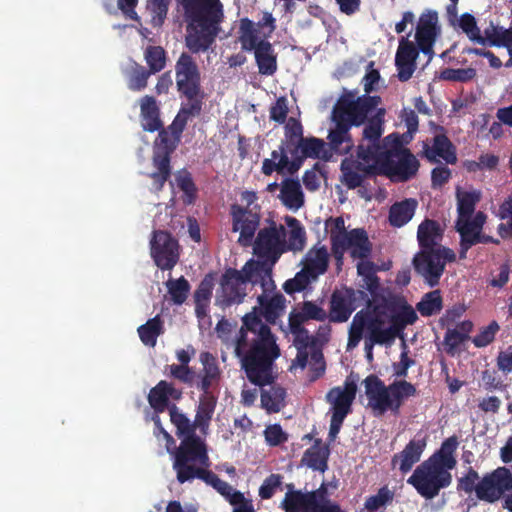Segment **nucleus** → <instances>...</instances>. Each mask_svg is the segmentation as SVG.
<instances>
[{
    "instance_id": "nucleus-1",
    "label": "nucleus",
    "mask_w": 512,
    "mask_h": 512,
    "mask_svg": "<svg viewBox=\"0 0 512 512\" xmlns=\"http://www.w3.org/2000/svg\"><path fill=\"white\" fill-rule=\"evenodd\" d=\"M380 96H358L357 90L343 89L331 111L334 128L328 133L331 148L339 154H348L354 147L350 130L365 125L363 141L378 147L375 154L377 174L393 182H407L416 176L420 163L407 148L386 150L380 145L384 132V108L378 107Z\"/></svg>"
},
{
    "instance_id": "nucleus-2",
    "label": "nucleus",
    "mask_w": 512,
    "mask_h": 512,
    "mask_svg": "<svg viewBox=\"0 0 512 512\" xmlns=\"http://www.w3.org/2000/svg\"><path fill=\"white\" fill-rule=\"evenodd\" d=\"M234 354L241 360L252 384L264 387L273 383V365L280 356V348L260 315L248 313L243 317V325L234 340Z\"/></svg>"
},
{
    "instance_id": "nucleus-3",
    "label": "nucleus",
    "mask_w": 512,
    "mask_h": 512,
    "mask_svg": "<svg viewBox=\"0 0 512 512\" xmlns=\"http://www.w3.org/2000/svg\"><path fill=\"white\" fill-rule=\"evenodd\" d=\"M187 22L185 46L191 54L207 51L221 31L223 5L220 0H176Z\"/></svg>"
},
{
    "instance_id": "nucleus-4",
    "label": "nucleus",
    "mask_w": 512,
    "mask_h": 512,
    "mask_svg": "<svg viewBox=\"0 0 512 512\" xmlns=\"http://www.w3.org/2000/svg\"><path fill=\"white\" fill-rule=\"evenodd\" d=\"M248 283L253 286L259 285L264 293H272L276 289L269 265L250 259L241 270L227 268L224 271L220 279L217 301L225 307L242 303L247 294Z\"/></svg>"
},
{
    "instance_id": "nucleus-5",
    "label": "nucleus",
    "mask_w": 512,
    "mask_h": 512,
    "mask_svg": "<svg viewBox=\"0 0 512 512\" xmlns=\"http://www.w3.org/2000/svg\"><path fill=\"white\" fill-rule=\"evenodd\" d=\"M170 454L180 484L199 479L211 465L207 445L199 436L184 437L178 447L171 449Z\"/></svg>"
},
{
    "instance_id": "nucleus-6",
    "label": "nucleus",
    "mask_w": 512,
    "mask_h": 512,
    "mask_svg": "<svg viewBox=\"0 0 512 512\" xmlns=\"http://www.w3.org/2000/svg\"><path fill=\"white\" fill-rule=\"evenodd\" d=\"M377 151L375 144L368 142L365 145L361 142L357 147V158H346L342 161V182L348 189L358 188L365 178L378 175L374 162Z\"/></svg>"
},
{
    "instance_id": "nucleus-7",
    "label": "nucleus",
    "mask_w": 512,
    "mask_h": 512,
    "mask_svg": "<svg viewBox=\"0 0 512 512\" xmlns=\"http://www.w3.org/2000/svg\"><path fill=\"white\" fill-rule=\"evenodd\" d=\"M452 482V475L446 469H440L437 465L427 460L416 467L407 483L425 499L435 498L441 489L448 487Z\"/></svg>"
},
{
    "instance_id": "nucleus-8",
    "label": "nucleus",
    "mask_w": 512,
    "mask_h": 512,
    "mask_svg": "<svg viewBox=\"0 0 512 512\" xmlns=\"http://www.w3.org/2000/svg\"><path fill=\"white\" fill-rule=\"evenodd\" d=\"M456 260L455 252L450 248H438L436 251L419 250L413 258L415 272L431 288L439 285L447 263Z\"/></svg>"
},
{
    "instance_id": "nucleus-9",
    "label": "nucleus",
    "mask_w": 512,
    "mask_h": 512,
    "mask_svg": "<svg viewBox=\"0 0 512 512\" xmlns=\"http://www.w3.org/2000/svg\"><path fill=\"white\" fill-rule=\"evenodd\" d=\"M286 235L285 226L275 222H271L268 227L260 229L254 242H252L253 253L258 257L257 261L265 262L272 270L284 253V238ZM271 278H273L272 272Z\"/></svg>"
},
{
    "instance_id": "nucleus-10",
    "label": "nucleus",
    "mask_w": 512,
    "mask_h": 512,
    "mask_svg": "<svg viewBox=\"0 0 512 512\" xmlns=\"http://www.w3.org/2000/svg\"><path fill=\"white\" fill-rule=\"evenodd\" d=\"M331 251L338 265H342L347 250L353 259H368L372 252V244L367 232L362 228L352 229L349 232H330Z\"/></svg>"
},
{
    "instance_id": "nucleus-11",
    "label": "nucleus",
    "mask_w": 512,
    "mask_h": 512,
    "mask_svg": "<svg viewBox=\"0 0 512 512\" xmlns=\"http://www.w3.org/2000/svg\"><path fill=\"white\" fill-rule=\"evenodd\" d=\"M242 199L250 205L256 199V195L254 192L245 191L242 193ZM230 215L232 219V231L239 232L240 234L238 243L244 247L250 246L260 226V212L256 210V207H243L235 203L230 206Z\"/></svg>"
},
{
    "instance_id": "nucleus-12",
    "label": "nucleus",
    "mask_w": 512,
    "mask_h": 512,
    "mask_svg": "<svg viewBox=\"0 0 512 512\" xmlns=\"http://www.w3.org/2000/svg\"><path fill=\"white\" fill-rule=\"evenodd\" d=\"M175 82L177 92L185 99L204 94L200 68L188 52H182L175 62Z\"/></svg>"
},
{
    "instance_id": "nucleus-13",
    "label": "nucleus",
    "mask_w": 512,
    "mask_h": 512,
    "mask_svg": "<svg viewBox=\"0 0 512 512\" xmlns=\"http://www.w3.org/2000/svg\"><path fill=\"white\" fill-rule=\"evenodd\" d=\"M407 304V301L398 296H385L381 295L378 302H372L367 299V309L358 311L357 321H359V328L363 325V321L369 322L370 320H377L380 329L386 328V322L389 323L393 320V315L399 313V311Z\"/></svg>"
},
{
    "instance_id": "nucleus-14",
    "label": "nucleus",
    "mask_w": 512,
    "mask_h": 512,
    "mask_svg": "<svg viewBox=\"0 0 512 512\" xmlns=\"http://www.w3.org/2000/svg\"><path fill=\"white\" fill-rule=\"evenodd\" d=\"M301 140L282 139L277 150L271 152V158H265L262 162L261 173L271 176L274 172L280 175H295L298 171H292L291 160L299 157Z\"/></svg>"
},
{
    "instance_id": "nucleus-15",
    "label": "nucleus",
    "mask_w": 512,
    "mask_h": 512,
    "mask_svg": "<svg viewBox=\"0 0 512 512\" xmlns=\"http://www.w3.org/2000/svg\"><path fill=\"white\" fill-rule=\"evenodd\" d=\"M379 322L370 320L368 323L363 321V325L359 329V321L354 315L349 327L348 348L356 347L365 334L364 350L368 361L373 360V348L375 345L390 344L392 341L380 331Z\"/></svg>"
},
{
    "instance_id": "nucleus-16",
    "label": "nucleus",
    "mask_w": 512,
    "mask_h": 512,
    "mask_svg": "<svg viewBox=\"0 0 512 512\" xmlns=\"http://www.w3.org/2000/svg\"><path fill=\"white\" fill-rule=\"evenodd\" d=\"M150 252L156 266L161 270H171L179 261L178 241L167 231L153 232Z\"/></svg>"
},
{
    "instance_id": "nucleus-17",
    "label": "nucleus",
    "mask_w": 512,
    "mask_h": 512,
    "mask_svg": "<svg viewBox=\"0 0 512 512\" xmlns=\"http://www.w3.org/2000/svg\"><path fill=\"white\" fill-rule=\"evenodd\" d=\"M457 489L467 494L475 492L481 501L494 503L499 500V490L493 471L487 473L480 479L479 474L472 467H469L466 474L458 479Z\"/></svg>"
},
{
    "instance_id": "nucleus-18",
    "label": "nucleus",
    "mask_w": 512,
    "mask_h": 512,
    "mask_svg": "<svg viewBox=\"0 0 512 512\" xmlns=\"http://www.w3.org/2000/svg\"><path fill=\"white\" fill-rule=\"evenodd\" d=\"M367 301V294L352 288L336 289L331 294L328 319L333 323L346 322L357 308V300Z\"/></svg>"
},
{
    "instance_id": "nucleus-19",
    "label": "nucleus",
    "mask_w": 512,
    "mask_h": 512,
    "mask_svg": "<svg viewBox=\"0 0 512 512\" xmlns=\"http://www.w3.org/2000/svg\"><path fill=\"white\" fill-rule=\"evenodd\" d=\"M440 32L441 28L438 24V14L436 11H428L421 14L416 27L415 39L417 47L429 59L433 57V45Z\"/></svg>"
},
{
    "instance_id": "nucleus-20",
    "label": "nucleus",
    "mask_w": 512,
    "mask_h": 512,
    "mask_svg": "<svg viewBox=\"0 0 512 512\" xmlns=\"http://www.w3.org/2000/svg\"><path fill=\"white\" fill-rule=\"evenodd\" d=\"M357 393V384L346 379L344 387H333L326 394V401L331 404V416L346 418L352 412V404Z\"/></svg>"
},
{
    "instance_id": "nucleus-21",
    "label": "nucleus",
    "mask_w": 512,
    "mask_h": 512,
    "mask_svg": "<svg viewBox=\"0 0 512 512\" xmlns=\"http://www.w3.org/2000/svg\"><path fill=\"white\" fill-rule=\"evenodd\" d=\"M363 383L368 398V406L375 416L384 415L391 407L388 386L374 374L367 376Z\"/></svg>"
},
{
    "instance_id": "nucleus-22",
    "label": "nucleus",
    "mask_w": 512,
    "mask_h": 512,
    "mask_svg": "<svg viewBox=\"0 0 512 512\" xmlns=\"http://www.w3.org/2000/svg\"><path fill=\"white\" fill-rule=\"evenodd\" d=\"M420 49L407 37H402L395 55V66L399 81L406 82L415 72Z\"/></svg>"
},
{
    "instance_id": "nucleus-23",
    "label": "nucleus",
    "mask_w": 512,
    "mask_h": 512,
    "mask_svg": "<svg viewBox=\"0 0 512 512\" xmlns=\"http://www.w3.org/2000/svg\"><path fill=\"white\" fill-rule=\"evenodd\" d=\"M183 391L176 388L172 383L166 380L159 381L148 394V403L155 411L156 415L170 409L169 400L179 401L182 398Z\"/></svg>"
},
{
    "instance_id": "nucleus-24",
    "label": "nucleus",
    "mask_w": 512,
    "mask_h": 512,
    "mask_svg": "<svg viewBox=\"0 0 512 512\" xmlns=\"http://www.w3.org/2000/svg\"><path fill=\"white\" fill-rule=\"evenodd\" d=\"M426 445L427 442L425 438H414L410 440L401 452L393 455L391 459L392 467H398L402 474L408 473L413 466L420 461Z\"/></svg>"
},
{
    "instance_id": "nucleus-25",
    "label": "nucleus",
    "mask_w": 512,
    "mask_h": 512,
    "mask_svg": "<svg viewBox=\"0 0 512 512\" xmlns=\"http://www.w3.org/2000/svg\"><path fill=\"white\" fill-rule=\"evenodd\" d=\"M301 264L310 278L315 281L320 275L327 272L329 267V253L326 246H313L310 248L303 257Z\"/></svg>"
},
{
    "instance_id": "nucleus-26",
    "label": "nucleus",
    "mask_w": 512,
    "mask_h": 512,
    "mask_svg": "<svg viewBox=\"0 0 512 512\" xmlns=\"http://www.w3.org/2000/svg\"><path fill=\"white\" fill-rule=\"evenodd\" d=\"M443 232L439 222L436 220L425 219L422 221L417 230L420 250L436 251L438 248H446L441 244Z\"/></svg>"
},
{
    "instance_id": "nucleus-27",
    "label": "nucleus",
    "mask_w": 512,
    "mask_h": 512,
    "mask_svg": "<svg viewBox=\"0 0 512 512\" xmlns=\"http://www.w3.org/2000/svg\"><path fill=\"white\" fill-rule=\"evenodd\" d=\"M423 149L425 157L430 162H436L437 157L442 158L448 164H455L457 162L456 149L444 133L434 136L432 146L424 143Z\"/></svg>"
},
{
    "instance_id": "nucleus-28",
    "label": "nucleus",
    "mask_w": 512,
    "mask_h": 512,
    "mask_svg": "<svg viewBox=\"0 0 512 512\" xmlns=\"http://www.w3.org/2000/svg\"><path fill=\"white\" fill-rule=\"evenodd\" d=\"M139 104L143 130L151 133L160 130L163 122L160 118V107L155 97L145 95L140 99Z\"/></svg>"
},
{
    "instance_id": "nucleus-29",
    "label": "nucleus",
    "mask_w": 512,
    "mask_h": 512,
    "mask_svg": "<svg viewBox=\"0 0 512 512\" xmlns=\"http://www.w3.org/2000/svg\"><path fill=\"white\" fill-rule=\"evenodd\" d=\"M287 489L280 504L332 501L329 497L328 487L324 482L318 489L312 491L303 492L302 490H295L293 484H288Z\"/></svg>"
},
{
    "instance_id": "nucleus-30",
    "label": "nucleus",
    "mask_w": 512,
    "mask_h": 512,
    "mask_svg": "<svg viewBox=\"0 0 512 512\" xmlns=\"http://www.w3.org/2000/svg\"><path fill=\"white\" fill-rule=\"evenodd\" d=\"M307 158H326L325 142L322 139L316 137L302 138L300 155L294 160H291L290 168L292 171H299Z\"/></svg>"
},
{
    "instance_id": "nucleus-31",
    "label": "nucleus",
    "mask_w": 512,
    "mask_h": 512,
    "mask_svg": "<svg viewBox=\"0 0 512 512\" xmlns=\"http://www.w3.org/2000/svg\"><path fill=\"white\" fill-rule=\"evenodd\" d=\"M417 207L418 201L414 198L395 202L389 208V224L395 228L403 227L413 218Z\"/></svg>"
},
{
    "instance_id": "nucleus-32",
    "label": "nucleus",
    "mask_w": 512,
    "mask_h": 512,
    "mask_svg": "<svg viewBox=\"0 0 512 512\" xmlns=\"http://www.w3.org/2000/svg\"><path fill=\"white\" fill-rule=\"evenodd\" d=\"M279 199L282 204L293 211L304 205V194L300 181L294 178H285L281 183Z\"/></svg>"
},
{
    "instance_id": "nucleus-33",
    "label": "nucleus",
    "mask_w": 512,
    "mask_h": 512,
    "mask_svg": "<svg viewBox=\"0 0 512 512\" xmlns=\"http://www.w3.org/2000/svg\"><path fill=\"white\" fill-rule=\"evenodd\" d=\"M289 230L284 238V253L288 251L301 252L306 246V231L301 222L292 216L285 217Z\"/></svg>"
},
{
    "instance_id": "nucleus-34",
    "label": "nucleus",
    "mask_w": 512,
    "mask_h": 512,
    "mask_svg": "<svg viewBox=\"0 0 512 512\" xmlns=\"http://www.w3.org/2000/svg\"><path fill=\"white\" fill-rule=\"evenodd\" d=\"M152 165L155 170L149 174V177L152 179L153 190L160 192L172 174L171 156L167 155V153L153 152Z\"/></svg>"
},
{
    "instance_id": "nucleus-35",
    "label": "nucleus",
    "mask_w": 512,
    "mask_h": 512,
    "mask_svg": "<svg viewBox=\"0 0 512 512\" xmlns=\"http://www.w3.org/2000/svg\"><path fill=\"white\" fill-rule=\"evenodd\" d=\"M255 62L261 75L271 76L277 71V54L272 44L263 39L254 50Z\"/></svg>"
},
{
    "instance_id": "nucleus-36",
    "label": "nucleus",
    "mask_w": 512,
    "mask_h": 512,
    "mask_svg": "<svg viewBox=\"0 0 512 512\" xmlns=\"http://www.w3.org/2000/svg\"><path fill=\"white\" fill-rule=\"evenodd\" d=\"M388 389L391 403L390 411L394 415L400 413V408L405 400L417 394L415 385L405 379L395 380L388 386Z\"/></svg>"
},
{
    "instance_id": "nucleus-37",
    "label": "nucleus",
    "mask_w": 512,
    "mask_h": 512,
    "mask_svg": "<svg viewBox=\"0 0 512 512\" xmlns=\"http://www.w3.org/2000/svg\"><path fill=\"white\" fill-rule=\"evenodd\" d=\"M417 319L418 316L415 310L407 303L399 313L393 315V320L389 323V326L385 329H380V331L393 342L408 325L414 324Z\"/></svg>"
},
{
    "instance_id": "nucleus-38",
    "label": "nucleus",
    "mask_w": 512,
    "mask_h": 512,
    "mask_svg": "<svg viewBox=\"0 0 512 512\" xmlns=\"http://www.w3.org/2000/svg\"><path fill=\"white\" fill-rule=\"evenodd\" d=\"M200 361L203 365V376L197 387L203 392V395H213L210 393V388L214 382L219 380L221 374L217 360L211 353L202 352Z\"/></svg>"
},
{
    "instance_id": "nucleus-39",
    "label": "nucleus",
    "mask_w": 512,
    "mask_h": 512,
    "mask_svg": "<svg viewBox=\"0 0 512 512\" xmlns=\"http://www.w3.org/2000/svg\"><path fill=\"white\" fill-rule=\"evenodd\" d=\"M268 293H262L257 300L260 305L261 316L270 324H275L285 309V297L277 293L271 298L267 297Z\"/></svg>"
},
{
    "instance_id": "nucleus-40",
    "label": "nucleus",
    "mask_w": 512,
    "mask_h": 512,
    "mask_svg": "<svg viewBox=\"0 0 512 512\" xmlns=\"http://www.w3.org/2000/svg\"><path fill=\"white\" fill-rule=\"evenodd\" d=\"M205 95L198 94L192 99H187L188 103L181 106L179 112L172 121V128L183 132L186 128L188 120L191 117L199 116L202 112L203 100Z\"/></svg>"
},
{
    "instance_id": "nucleus-41",
    "label": "nucleus",
    "mask_w": 512,
    "mask_h": 512,
    "mask_svg": "<svg viewBox=\"0 0 512 512\" xmlns=\"http://www.w3.org/2000/svg\"><path fill=\"white\" fill-rule=\"evenodd\" d=\"M207 485L212 486L220 495H222L231 505H236L243 499V493L235 490L226 481L221 480L213 471L207 469L199 478Z\"/></svg>"
},
{
    "instance_id": "nucleus-42",
    "label": "nucleus",
    "mask_w": 512,
    "mask_h": 512,
    "mask_svg": "<svg viewBox=\"0 0 512 512\" xmlns=\"http://www.w3.org/2000/svg\"><path fill=\"white\" fill-rule=\"evenodd\" d=\"M157 131L158 136L154 141L153 152L160 154L167 153V155L171 156L180 143L183 132H180V130L177 132V130L172 128V124L167 128L162 126V128Z\"/></svg>"
},
{
    "instance_id": "nucleus-43",
    "label": "nucleus",
    "mask_w": 512,
    "mask_h": 512,
    "mask_svg": "<svg viewBox=\"0 0 512 512\" xmlns=\"http://www.w3.org/2000/svg\"><path fill=\"white\" fill-rule=\"evenodd\" d=\"M217 398L214 395H202L197 406L194 423L201 433L206 434L210 426Z\"/></svg>"
},
{
    "instance_id": "nucleus-44",
    "label": "nucleus",
    "mask_w": 512,
    "mask_h": 512,
    "mask_svg": "<svg viewBox=\"0 0 512 512\" xmlns=\"http://www.w3.org/2000/svg\"><path fill=\"white\" fill-rule=\"evenodd\" d=\"M238 34L241 49L247 52L257 49L263 40L259 38V30L256 24L247 17L240 19Z\"/></svg>"
},
{
    "instance_id": "nucleus-45",
    "label": "nucleus",
    "mask_w": 512,
    "mask_h": 512,
    "mask_svg": "<svg viewBox=\"0 0 512 512\" xmlns=\"http://www.w3.org/2000/svg\"><path fill=\"white\" fill-rule=\"evenodd\" d=\"M482 193L480 190H462L461 188L456 189V200H457V217L460 218H472L476 205L480 202Z\"/></svg>"
},
{
    "instance_id": "nucleus-46",
    "label": "nucleus",
    "mask_w": 512,
    "mask_h": 512,
    "mask_svg": "<svg viewBox=\"0 0 512 512\" xmlns=\"http://www.w3.org/2000/svg\"><path fill=\"white\" fill-rule=\"evenodd\" d=\"M286 390L281 386H271L261 391V406L268 413H278L285 405Z\"/></svg>"
},
{
    "instance_id": "nucleus-47",
    "label": "nucleus",
    "mask_w": 512,
    "mask_h": 512,
    "mask_svg": "<svg viewBox=\"0 0 512 512\" xmlns=\"http://www.w3.org/2000/svg\"><path fill=\"white\" fill-rule=\"evenodd\" d=\"M284 512H344L334 501L280 504Z\"/></svg>"
},
{
    "instance_id": "nucleus-48",
    "label": "nucleus",
    "mask_w": 512,
    "mask_h": 512,
    "mask_svg": "<svg viewBox=\"0 0 512 512\" xmlns=\"http://www.w3.org/2000/svg\"><path fill=\"white\" fill-rule=\"evenodd\" d=\"M170 421L176 427V435L178 438L183 439L184 437L197 436L196 425L190 421V419L182 413L176 404H171L169 409Z\"/></svg>"
},
{
    "instance_id": "nucleus-49",
    "label": "nucleus",
    "mask_w": 512,
    "mask_h": 512,
    "mask_svg": "<svg viewBox=\"0 0 512 512\" xmlns=\"http://www.w3.org/2000/svg\"><path fill=\"white\" fill-rule=\"evenodd\" d=\"M328 451L320 446V440L308 448L303 455L302 462L309 468L324 472L327 469Z\"/></svg>"
},
{
    "instance_id": "nucleus-50",
    "label": "nucleus",
    "mask_w": 512,
    "mask_h": 512,
    "mask_svg": "<svg viewBox=\"0 0 512 512\" xmlns=\"http://www.w3.org/2000/svg\"><path fill=\"white\" fill-rule=\"evenodd\" d=\"M164 332L163 322L159 315L149 319L145 324L138 328V334L142 343L149 347H154L157 338Z\"/></svg>"
},
{
    "instance_id": "nucleus-51",
    "label": "nucleus",
    "mask_w": 512,
    "mask_h": 512,
    "mask_svg": "<svg viewBox=\"0 0 512 512\" xmlns=\"http://www.w3.org/2000/svg\"><path fill=\"white\" fill-rule=\"evenodd\" d=\"M442 308L443 299L438 289L426 293L416 305V309L424 317L436 315Z\"/></svg>"
},
{
    "instance_id": "nucleus-52",
    "label": "nucleus",
    "mask_w": 512,
    "mask_h": 512,
    "mask_svg": "<svg viewBox=\"0 0 512 512\" xmlns=\"http://www.w3.org/2000/svg\"><path fill=\"white\" fill-rule=\"evenodd\" d=\"M144 59L148 66L147 70L156 74L166 67L167 53L161 46L149 45L144 51Z\"/></svg>"
},
{
    "instance_id": "nucleus-53",
    "label": "nucleus",
    "mask_w": 512,
    "mask_h": 512,
    "mask_svg": "<svg viewBox=\"0 0 512 512\" xmlns=\"http://www.w3.org/2000/svg\"><path fill=\"white\" fill-rule=\"evenodd\" d=\"M153 75L146 67L138 63H134L128 74L127 86L131 91L139 92L144 90L148 85V79Z\"/></svg>"
},
{
    "instance_id": "nucleus-54",
    "label": "nucleus",
    "mask_w": 512,
    "mask_h": 512,
    "mask_svg": "<svg viewBox=\"0 0 512 512\" xmlns=\"http://www.w3.org/2000/svg\"><path fill=\"white\" fill-rule=\"evenodd\" d=\"M166 287L172 302L176 305H182L186 301L191 289L188 280L184 276L178 279H169L166 282Z\"/></svg>"
},
{
    "instance_id": "nucleus-55",
    "label": "nucleus",
    "mask_w": 512,
    "mask_h": 512,
    "mask_svg": "<svg viewBox=\"0 0 512 512\" xmlns=\"http://www.w3.org/2000/svg\"><path fill=\"white\" fill-rule=\"evenodd\" d=\"M477 76L474 68H445L440 72L439 78L444 81L467 83Z\"/></svg>"
},
{
    "instance_id": "nucleus-56",
    "label": "nucleus",
    "mask_w": 512,
    "mask_h": 512,
    "mask_svg": "<svg viewBox=\"0 0 512 512\" xmlns=\"http://www.w3.org/2000/svg\"><path fill=\"white\" fill-rule=\"evenodd\" d=\"M394 499V492L390 490L387 486L381 487L377 494L369 496L365 503L364 507L369 511H376L379 508L385 507L388 504L392 503Z\"/></svg>"
},
{
    "instance_id": "nucleus-57",
    "label": "nucleus",
    "mask_w": 512,
    "mask_h": 512,
    "mask_svg": "<svg viewBox=\"0 0 512 512\" xmlns=\"http://www.w3.org/2000/svg\"><path fill=\"white\" fill-rule=\"evenodd\" d=\"M314 281V279L310 278V276L301 269L295 274L293 278L284 282L283 290L287 294L293 295L295 293L304 291Z\"/></svg>"
},
{
    "instance_id": "nucleus-58",
    "label": "nucleus",
    "mask_w": 512,
    "mask_h": 512,
    "mask_svg": "<svg viewBox=\"0 0 512 512\" xmlns=\"http://www.w3.org/2000/svg\"><path fill=\"white\" fill-rule=\"evenodd\" d=\"M176 182L179 189L183 191L187 197L186 202L191 204L195 200L197 194V188L191 173L186 169L180 170L176 176Z\"/></svg>"
},
{
    "instance_id": "nucleus-59",
    "label": "nucleus",
    "mask_w": 512,
    "mask_h": 512,
    "mask_svg": "<svg viewBox=\"0 0 512 512\" xmlns=\"http://www.w3.org/2000/svg\"><path fill=\"white\" fill-rule=\"evenodd\" d=\"M459 27L472 42L475 43L476 40L482 41L480 28L477 26L476 18L472 14H462L459 19Z\"/></svg>"
},
{
    "instance_id": "nucleus-60",
    "label": "nucleus",
    "mask_w": 512,
    "mask_h": 512,
    "mask_svg": "<svg viewBox=\"0 0 512 512\" xmlns=\"http://www.w3.org/2000/svg\"><path fill=\"white\" fill-rule=\"evenodd\" d=\"M493 477H495L497 489L499 490V499L506 491H512V465L511 468L505 466L496 468L493 470Z\"/></svg>"
},
{
    "instance_id": "nucleus-61",
    "label": "nucleus",
    "mask_w": 512,
    "mask_h": 512,
    "mask_svg": "<svg viewBox=\"0 0 512 512\" xmlns=\"http://www.w3.org/2000/svg\"><path fill=\"white\" fill-rule=\"evenodd\" d=\"M169 8V0H147V9L154 25H162Z\"/></svg>"
},
{
    "instance_id": "nucleus-62",
    "label": "nucleus",
    "mask_w": 512,
    "mask_h": 512,
    "mask_svg": "<svg viewBox=\"0 0 512 512\" xmlns=\"http://www.w3.org/2000/svg\"><path fill=\"white\" fill-rule=\"evenodd\" d=\"M400 117L407 127V132L403 135V137L408 142L413 138V135L418 131L419 119L416 112L408 108H404L402 110Z\"/></svg>"
},
{
    "instance_id": "nucleus-63",
    "label": "nucleus",
    "mask_w": 512,
    "mask_h": 512,
    "mask_svg": "<svg viewBox=\"0 0 512 512\" xmlns=\"http://www.w3.org/2000/svg\"><path fill=\"white\" fill-rule=\"evenodd\" d=\"M499 330V325L496 321L491 322L487 327L482 329L476 336H474L473 344L480 348L489 345L493 342L496 332Z\"/></svg>"
},
{
    "instance_id": "nucleus-64",
    "label": "nucleus",
    "mask_w": 512,
    "mask_h": 512,
    "mask_svg": "<svg viewBox=\"0 0 512 512\" xmlns=\"http://www.w3.org/2000/svg\"><path fill=\"white\" fill-rule=\"evenodd\" d=\"M301 310L307 321L316 320L324 322L328 318L326 311L313 301H304Z\"/></svg>"
}]
</instances>
